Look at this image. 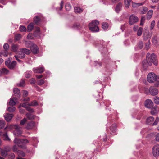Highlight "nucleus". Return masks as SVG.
<instances>
[{
  "instance_id": "obj_1",
  "label": "nucleus",
  "mask_w": 159,
  "mask_h": 159,
  "mask_svg": "<svg viewBox=\"0 0 159 159\" xmlns=\"http://www.w3.org/2000/svg\"><path fill=\"white\" fill-rule=\"evenodd\" d=\"M99 24V22L96 20L93 21L89 24V29L92 32H95L99 31V28L98 26Z\"/></svg>"
},
{
  "instance_id": "obj_2",
  "label": "nucleus",
  "mask_w": 159,
  "mask_h": 159,
  "mask_svg": "<svg viewBox=\"0 0 159 159\" xmlns=\"http://www.w3.org/2000/svg\"><path fill=\"white\" fill-rule=\"evenodd\" d=\"M159 80V76H157L154 73L150 72V83H153Z\"/></svg>"
},
{
  "instance_id": "obj_3",
  "label": "nucleus",
  "mask_w": 159,
  "mask_h": 159,
  "mask_svg": "<svg viewBox=\"0 0 159 159\" xmlns=\"http://www.w3.org/2000/svg\"><path fill=\"white\" fill-rule=\"evenodd\" d=\"M15 129L13 131L14 135L16 136L21 135L22 133V131L19 126L17 125H15Z\"/></svg>"
},
{
  "instance_id": "obj_4",
  "label": "nucleus",
  "mask_w": 159,
  "mask_h": 159,
  "mask_svg": "<svg viewBox=\"0 0 159 159\" xmlns=\"http://www.w3.org/2000/svg\"><path fill=\"white\" fill-rule=\"evenodd\" d=\"M139 20L138 18L134 15H131L129 18V23L131 25L137 22Z\"/></svg>"
},
{
  "instance_id": "obj_5",
  "label": "nucleus",
  "mask_w": 159,
  "mask_h": 159,
  "mask_svg": "<svg viewBox=\"0 0 159 159\" xmlns=\"http://www.w3.org/2000/svg\"><path fill=\"white\" fill-rule=\"evenodd\" d=\"M150 61L155 66H157L158 65V61L156 56L154 53H152L150 56Z\"/></svg>"
},
{
  "instance_id": "obj_6",
  "label": "nucleus",
  "mask_w": 159,
  "mask_h": 159,
  "mask_svg": "<svg viewBox=\"0 0 159 159\" xmlns=\"http://www.w3.org/2000/svg\"><path fill=\"white\" fill-rule=\"evenodd\" d=\"M30 50L33 54H35L39 52V49L37 46L34 43L31 47Z\"/></svg>"
},
{
  "instance_id": "obj_7",
  "label": "nucleus",
  "mask_w": 159,
  "mask_h": 159,
  "mask_svg": "<svg viewBox=\"0 0 159 159\" xmlns=\"http://www.w3.org/2000/svg\"><path fill=\"white\" fill-rule=\"evenodd\" d=\"M158 93V91L157 88L153 87L150 88V93L152 96L157 95Z\"/></svg>"
},
{
  "instance_id": "obj_8",
  "label": "nucleus",
  "mask_w": 159,
  "mask_h": 159,
  "mask_svg": "<svg viewBox=\"0 0 159 159\" xmlns=\"http://www.w3.org/2000/svg\"><path fill=\"white\" fill-rule=\"evenodd\" d=\"M14 142L19 147H21L22 148H26L25 146L21 145V139L15 138L14 140Z\"/></svg>"
},
{
  "instance_id": "obj_9",
  "label": "nucleus",
  "mask_w": 159,
  "mask_h": 159,
  "mask_svg": "<svg viewBox=\"0 0 159 159\" xmlns=\"http://www.w3.org/2000/svg\"><path fill=\"white\" fill-rule=\"evenodd\" d=\"M36 127L35 123L33 121H30L27 123L26 128L27 130L31 129Z\"/></svg>"
},
{
  "instance_id": "obj_10",
  "label": "nucleus",
  "mask_w": 159,
  "mask_h": 159,
  "mask_svg": "<svg viewBox=\"0 0 159 159\" xmlns=\"http://www.w3.org/2000/svg\"><path fill=\"white\" fill-rule=\"evenodd\" d=\"M148 53L147 56V59L144 60L143 61V67L144 70H146L148 66Z\"/></svg>"
},
{
  "instance_id": "obj_11",
  "label": "nucleus",
  "mask_w": 159,
  "mask_h": 159,
  "mask_svg": "<svg viewBox=\"0 0 159 159\" xmlns=\"http://www.w3.org/2000/svg\"><path fill=\"white\" fill-rule=\"evenodd\" d=\"M13 116V115L12 114H10L9 113H6L4 115V117L7 122H9L12 119Z\"/></svg>"
},
{
  "instance_id": "obj_12",
  "label": "nucleus",
  "mask_w": 159,
  "mask_h": 159,
  "mask_svg": "<svg viewBox=\"0 0 159 159\" xmlns=\"http://www.w3.org/2000/svg\"><path fill=\"white\" fill-rule=\"evenodd\" d=\"M33 71L34 73H41L44 71V69L43 67L34 68L33 69Z\"/></svg>"
},
{
  "instance_id": "obj_13",
  "label": "nucleus",
  "mask_w": 159,
  "mask_h": 159,
  "mask_svg": "<svg viewBox=\"0 0 159 159\" xmlns=\"http://www.w3.org/2000/svg\"><path fill=\"white\" fill-rule=\"evenodd\" d=\"M40 34V29L39 27H36L35 31L34 32V35L35 37H39Z\"/></svg>"
},
{
  "instance_id": "obj_14",
  "label": "nucleus",
  "mask_w": 159,
  "mask_h": 159,
  "mask_svg": "<svg viewBox=\"0 0 159 159\" xmlns=\"http://www.w3.org/2000/svg\"><path fill=\"white\" fill-rule=\"evenodd\" d=\"M16 64V62L15 61H13L9 63L7 66L10 69H13L15 67Z\"/></svg>"
},
{
  "instance_id": "obj_15",
  "label": "nucleus",
  "mask_w": 159,
  "mask_h": 159,
  "mask_svg": "<svg viewBox=\"0 0 159 159\" xmlns=\"http://www.w3.org/2000/svg\"><path fill=\"white\" fill-rule=\"evenodd\" d=\"M122 7V4L121 3H118L116 6L115 11L116 13H119L121 10Z\"/></svg>"
},
{
  "instance_id": "obj_16",
  "label": "nucleus",
  "mask_w": 159,
  "mask_h": 159,
  "mask_svg": "<svg viewBox=\"0 0 159 159\" xmlns=\"http://www.w3.org/2000/svg\"><path fill=\"white\" fill-rule=\"evenodd\" d=\"M34 44V43L30 41H26L25 42V44L26 47L27 48H31V47Z\"/></svg>"
},
{
  "instance_id": "obj_17",
  "label": "nucleus",
  "mask_w": 159,
  "mask_h": 159,
  "mask_svg": "<svg viewBox=\"0 0 159 159\" xmlns=\"http://www.w3.org/2000/svg\"><path fill=\"white\" fill-rule=\"evenodd\" d=\"M13 91L15 94L16 95V96L18 98H20V93L19 89L17 88H15L13 90Z\"/></svg>"
},
{
  "instance_id": "obj_18",
  "label": "nucleus",
  "mask_w": 159,
  "mask_h": 159,
  "mask_svg": "<svg viewBox=\"0 0 159 159\" xmlns=\"http://www.w3.org/2000/svg\"><path fill=\"white\" fill-rule=\"evenodd\" d=\"M17 54H18L17 56L20 59H23L25 57V55L22 51L20 50L17 52Z\"/></svg>"
},
{
  "instance_id": "obj_19",
  "label": "nucleus",
  "mask_w": 159,
  "mask_h": 159,
  "mask_svg": "<svg viewBox=\"0 0 159 159\" xmlns=\"http://www.w3.org/2000/svg\"><path fill=\"white\" fill-rule=\"evenodd\" d=\"M157 106H156L153 107L151 108V113L152 115H155L157 113Z\"/></svg>"
},
{
  "instance_id": "obj_20",
  "label": "nucleus",
  "mask_w": 159,
  "mask_h": 159,
  "mask_svg": "<svg viewBox=\"0 0 159 159\" xmlns=\"http://www.w3.org/2000/svg\"><path fill=\"white\" fill-rule=\"evenodd\" d=\"M143 46V43L142 42H139L138 43L137 45L135 47L136 50H139L141 49Z\"/></svg>"
},
{
  "instance_id": "obj_21",
  "label": "nucleus",
  "mask_w": 159,
  "mask_h": 159,
  "mask_svg": "<svg viewBox=\"0 0 159 159\" xmlns=\"http://www.w3.org/2000/svg\"><path fill=\"white\" fill-rule=\"evenodd\" d=\"M75 12L77 14L80 13L83 11L82 9L79 7H74Z\"/></svg>"
},
{
  "instance_id": "obj_22",
  "label": "nucleus",
  "mask_w": 159,
  "mask_h": 159,
  "mask_svg": "<svg viewBox=\"0 0 159 159\" xmlns=\"http://www.w3.org/2000/svg\"><path fill=\"white\" fill-rule=\"evenodd\" d=\"M12 51L14 52H16L18 48V45L17 44H12L11 46Z\"/></svg>"
},
{
  "instance_id": "obj_23",
  "label": "nucleus",
  "mask_w": 159,
  "mask_h": 159,
  "mask_svg": "<svg viewBox=\"0 0 159 159\" xmlns=\"http://www.w3.org/2000/svg\"><path fill=\"white\" fill-rule=\"evenodd\" d=\"M16 100V98H13L12 99H11L9 102V105H14L16 104L15 101Z\"/></svg>"
},
{
  "instance_id": "obj_24",
  "label": "nucleus",
  "mask_w": 159,
  "mask_h": 159,
  "mask_svg": "<svg viewBox=\"0 0 159 159\" xmlns=\"http://www.w3.org/2000/svg\"><path fill=\"white\" fill-rule=\"evenodd\" d=\"M111 130L113 133H116V125L115 124H113L111 127Z\"/></svg>"
},
{
  "instance_id": "obj_25",
  "label": "nucleus",
  "mask_w": 159,
  "mask_h": 159,
  "mask_svg": "<svg viewBox=\"0 0 159 159\" xmlns=\"http://www.w3.org/2000/svg\"><path fill=\"white\" fill-rule=\"evenodd\" d=\"M34 25L33 23H30L29 24L27 27V31L28 32L31 31L33 29Z\"/></svg>"
},
{
  "instance_id": "obj_26",
  "label": "nucleus",
  "mask_w": 159,
  "mask_h": 159,
  "mask_svg": "<svg viewBox=\"0 0 159 159\" xmlns=\"http://www.w3.org/2000/svg\"><path fill=\"white\" fill-rule=\"evenodd\" d=\"M20 51H22L24 54L27 55H29L31 53L30 51L26 48H22L20 49Z\"/></svg>"
},
{
  "instance_id": "obj_27",
  "label": "nucleus",
  "mask_w": 159,
  "mask_h": 159,
  "mask_svg": "<svg viewBox=\"0 0 159 159\" xmlns=\"http://www.w3.org/2000/svg\"><path fill=\"white\" fill-rule=\"evenodd\" d=\"M26 116L29 120H32L34 118V116L31 114L27 113L26 114Z\"/></svg>"
},
{
  "instance_id": "obj_28",
  "label": "nucleus",
  "mask_w": 159,
  "mask_h": 159,
  "mask_svg": "<svg viewBox=\"0 0 159 159\" xmlns=\"http://www.w3.org/2000/svg\"><path fill=\"white\" fill-rule=\"evenodd\" d=\"M1 74L7 75L9 73L8 70L5 68H3L1 70Z\"/></svg>"
},
{
  "instance_id": "obj_29",
  "label": "nucleus",
  "mask_w": 159,
  "mask_h": 159,
  "mask_svg": "<svg viewBox=\"0 0 159 159\" xmlns=\"http://www.w3.org/2000/svg\"><path fill=\"white\" fill-rule=\"evenodd\" d=\"M148 32H144L143 33V39L144 40H147L149 38V33L148 30L147 31Z\"/></svg>"
},
{
  "instance_id": "obj_30",
  "label": "nucleus",
  "mask_w": 159,
  "mask_h": 159,
  "mask_svg": "<svg viewBox=\"0 0 159 159\" xmlns=\"http://www.w3.org/2000/svg\"><path fill=\"white\" fill-rule=\"evenodd\" d=\"M131 0H124V3L126 7H128L130 4Z\"/></svg>"
},
{
  "instance_id": "obj_31",
  "label": "nucleus",
  "mask_w": 159,
  "mask_h": 159,
  "mask_svg": "<svg viewBox=\"0 0 159 159\" xmlns=\"http://www.w3.org/2000/svg\"><path fill=\"white\" fill-rule=\"evenodd\" d=\"M154 101L156 104L159 105V97L158 96H155L154 97Z\"/></svg>"
},
{
  "instance_id": "obj_32",
  "label": "nucleus",
  "mask_w": 159,
  "mask_h": 159,
  "mask_svg": "<svg viewBox=\"0 0 159 159\" xmlns=\"http://www.w3.org/2000/svg\"><path fill=\"white\" fill-rule=\"evenodd\" d=\"M34 22L36 24H37L40 21V19L39 16H36L34 18Z\"/></svg>"
},
{
  "instance_id": "obj_33",
  "label": "nucleus",
  "mask_w": 159,
  "mask_h": 159,
  "mask_svg": "<svg viewBox=\"0 0 159 159\" xmlns=\"http://www.w3.org/2000/svg\"><path fill=\"white\" fill-rule=\"evenodd\" d=\"M148 9L145 7H143L142 10H141V13L142 14H145L148 11Z\"/></svg>"
},
{
  "instance_id": "obj_34",
  "label": "nucleus",
  "mask_w": 159,
  "mask_h": 159,
  "mask_svg": "<svg viewBox=\"0 0 159 159\" xmlns=\"http://www.w3.org/2000/svg\"><path fill=\"white\" fill-rule=\"evenodd\" d=\"M32 73V72L31 71H26L25 73V76L26 78H30Z\"/></svg>"
},
{
  "instance_id": "obj_35",
  "label": "nucleus",
  "mask_w": 159,
  "mask_h": 159,
  "mask_svg": "<svg viewBox=\"0 0 159 159\" xmlns=\"http://www.w3.org/2000/svg\"><path fill=\"white\" fill-rule=\"evenodd\" d=\"M16 109L15 107H9L7 108V110L10 112H14Z\"/></svg>"
},
{
  "instance_id": "obj_36",
  "label": "nucleus",
  "mask_w": 159,
  "mask_h": 159,
  "mask_svg": "<svg viewBox=\"0 0 159 159\" xmlns=\"http://www.w3.org/2000/svg\"><path fill=\"white\" fill-rule=\"evenodd\" d=\"M5 125V122L3 120H0V129L3 128Z\"/></svg>"
},
{
  "instance_id": "obj_37",
  "label": "nucleus",
  "mask_w": 159,
  "mask_h": 159,
  "mask_svg": "<svg viewBox=\"0 0 159 159\" xmlns=\"http://www.w3.org/2000/svg\"><path fill=\"white\" fill-rule=\"evenodd\" d=\"M38 105L37 102L35 100H34L31 102L30 103L29 106H36Z\"/></svg>"
},
{
  "instance_id": "obj_38",
  "label": "nucleus",
  "mask_w": 159,
  "mask_h": 159,
  "mask_svg": "<svg viewBox=\"0 0 159 159\" xmlns=\"http://www.w3.org/2000/svg\"><path fill=\"white\" fill-rule=\"evenodd\" d=\"M18 86L20 87H23L25 85V82L24 80H22L20 83L17 84Z\"/></svg>"
},
{
  "instance_id": "obj_39",
  "label": "nucleus",
  "mask_w": 159,
  "mask_h": 159,
  "mask_svg": "<svg viewBox=\"0 0 159 159\" xmlns=\"http://www.w3.org/2000/svg\"><path fill=\"white\" fill-rule=\"evenodd\" d=\"M108 27V25L107 23H103L102 24V27L104 30H107Z\"/></svg>"
},
{
  "instance_id": "obj_40",
  "label": "nucleus",
  "mask_w": 159,
  "mask_h": 159,
  "mask_svg": "<svg viewBox=\"0 0 159 159\" xmlns=\"http://www.w3.org/2000/svg\"><path fill=\"white\" fill-rule=\"evenodd\" d=\"M1 53L5 57H7L8 56V50H4L3 51L1 52Z\"/></svg>"
},
{
  "instance_id": "obj_41",
  "label": "nucleus",
  "mask_w": 159,
  "mask_h": 159,
  "mask_svg": "<svg viewBox=\"0 0 159 159\" xmlns=\"http://www.w3.org/2000/svg\"><path fill=\"white\" fill-rule=\"evenodd\" d=\"M44 83V81L43 79H41L37 81V84L39 85L43 84Z\"/></svg>"
},
{
  "instance_id": "obj_42",
  "label": "nucleus",
  "mask_w": 159,
  "mask_h": 159,
  "mask_svg": "<svg viewBox=\"0 0 159 159\" xmlns=\"http://www.w3.org/2000/svg\"><path fill=\"white\" fill-rule=\"evenodd\" d=\"M142 30L143 28H139L137 32V34L138 36H140L141 35L142 32Z\"/></svg>"
},
{
  "instance_id": "obj_43",
  "label": "nucleus",
  "mask_w": 159,
  "mask_h": 159,
  "mask_svg": "<svg viewBox=\"0 0 159 159\" xmlns=\"http://www.w3.org/2000/svg\"><path fill=\"white\" fill-rule=\"evenodd\" d=\"M71 6L69 3H66L65 5V8L66 11H69L71 8Z\"/></svg>"
},
{
  "instance_id": "obj_44",
  "label": "nucleus",
  "mask_w": 159,
  "mask_h": 159,
  "mask_svg": "<svg viewBox=\"0 0 159 159\" xmlns=\"http://www.w3.org/2000/svg\"><path fill=\"white\" fill-rule=\"evenodd\" d=\"M27 121V120L26 118H24L23 120H22L20 123V125H24L25 123Z\"/></svg>"
},
{
  "instance_id": "obj_45",
  "label": "nucleus",
  "mask_w": 159,
  "mask_h": 159,
  "mask_svg": "<svg viewBox=\"0 0 159 159\" xmlns=\"http://www.w3.org/2000/svg\"><path fill=\"white\" fill-rule=\"evenodd\" d=\"M19 30L21 32L26 31V30L25 27L23 26H20Z\"/></svg>"
},
{
  "instance_id": "obj_46",
  "label": "nucleus",
  "mask_w": 159,
  "mask_h": 159,
  "mask_svg": "<svg viewBox=\"0 0 159 159\" xmlns=\"http://www.w3.org/2000/svg\"><path fill=\"white\" fill-rule=\"evenodd\" d=\"M145 107L148 108H149V99H147L145 102Z\"/></svg>"
},
{
  "instance_id": "obj_47",
  "label": "nucleus",
  "mask_w": 159,
  "mask_h": 159,
  "mask_svg": "<svg viewBox=\"0 0 159 159\" xmlns=\"http://www.w3.org/2000/svg\"><path fill=\"white\" fill-rule=\"evenodd\" d=\"M12 60V58L11 57H9L7 60L5 62V64L6 65H7L9 63L11 62Z\"/></svg>"
},
{
  "instance_id": "obj_48",
  "label": "nucleus",
  "mask_w": 159,
  "mask_h": 159,
  "mask_svg": "<svg viewBox=\"0 0 159 159\" xmlns=\"http://www.w3.org/2000/svg\"><path fill=\"white\" fill-rule=\"evenodd\" d=\"M3 47L4 50H8L9 49V46L8 43H6L4 44Z\"/></svg>"
},
{
  "instance_id": "obj_49",
  "label": "nucleus",
  "mask_w": 159,
  "mask_h": 159,
  "mask_svg": "<svg viewBox=\"0 0 159 159\" xmlns=\"http://www.w3.org/2000/svg\"><path fill=\"white\" fill-rule=\"evenodd\" d=\"M21 38V35L20 34H17L15 36V39L16 41L19 40Z\"/></svg>"
},
{
  "instance_id": "obj_50",
  "label": "nucleus",
  "mask_w": 159,
  "mask_h": 159,
  "mask_svg": "<svg viewBox=\"0 0 159 159\" xmlns=\"http://www.w3.org/2000/svg\"><path fill=\"white\" fill-rule=\"evenodd\" d=\"M159 121V118L158 117H157L156 119V120L154 121V122L152 124V126L156 125Z\"/></svg>"
},
{
  "instance_id": "obj_51",
  "label": "nucleus",
  "mask_w": 159,
  "mask_h": 159,
  "mask_svg": "<svg viewBox=\"0 0 159 159\" xmlns=\"http://www.w3.org/2000/svg\"><path fill=\"white\" fill-rule=\"evenodd\" d=\"M30 103H23L22 104L21 106L23 107L26 108L28 106H29V104Z\"/></svg>"
},
{
  "instance_id": "obj_52",
  "label": "nucleus",
  "mask_w": 159,
  "mask_h": 159,
  "mask_svg": "<svg viewBox=\"0 0 159 159\" xmlns=\"http://www.w3.org/2000/svg\"><path fill=\"white\" fill-rule=\"evenodd\" d=\"M26 109L29 112L33 113L34 112V110L33 109L31 108L28 106L26 108Z\"/></svg>"
},
{
  "instance_id": "obj_53",
  "label": "nucleus",
  "mask_w": 159,
  "mask_h": 159,
  "mask_svg": "<svg viewBox=\"0 0 159 159\" xmlns=\"http://www.w3.org/2000/svg\"><path fill=\"white\" fill-rule=\"evenodd\" d=\"M27 39H33L32 34V33H29L27 37Z\"/></svg>"
},
{
  "instance_id": "obj_54",
  "label": "nucleus",
  "mask_w": 159,
  "mask_h": 159,
  "mask_svg": "<svg viewBox=\"0 0 159 159\" xmlns=\"http://www.w3.org/2000/svg\"><path fill=\"white\" fill-rule=\"evenodd\" d=\"M29 143V141L26 139H21V144H25Z\"/></svg>"
},
{
  "instance_id": "obj_55",
  "label": "nucleus",
  "mask_w": 159,
  "mask_h": 159,
  "mask_svg": "<svg viewBox=\"0 0 159 159\" xmlns=\"http://www.w3.org/2000/svg\"><path fill=\"white\" fill-rule=\"evenodd\" d=\"M145 20V18L144 17H142L141 20V22L140 24L141 25H143L144 23Z\"/></svg>"
},
{
  "instance_id": "obj_56",
  "label": "nucleus",
  "mask_w": 159,
  "mask_h": 159,
  "mask_svg": "<svg viewBox=\"0 0 159 159\" xmlns=\"http://www.w3.org/2000/svg\"><path fill=\"white\" fill-rule=\"evenodd\" d=\"M143 3H134L133 5V7H137V6H141L143 4Z\"/></svg>"
},
{
  "instance_id": "obj_57",
  "label": "nucleus",
  "mask_w": 159,
  "mask_h": 159,
  "mask_svg": "<svg viewBox=\"0 0 159 159\" xmlns=\"http://www.w3.org/2000/svg\"><path fill=\"white\" fill-rule=\"evenodd\" d=\"M152 43L155 45L157 43L156 37H154L152 39Z\"/></svg>"
},
{
  "instance_id": "obj_58",
  "label": "nucleus",
  "mask_w": 159,
  "mask_h": 159,
  "mask_svg": "<svg viewBox=\"0 0 159 159\" xmlns=\"http://www.w3.org/2000/svg\"><path fill=\"white\" fill-rule=\"evenodd\" d=\"M28 94V92L26 91H23V97H25L27 96Z\"/></svg>"
},
{
  "instance_id": "obj_59",
  "label": "nucleus",
  "mask_w": 159,
  "mask_h": 159,
  "mask_svg": "<svg viewBox=\"0 0 159 159\" xmlns=\"http://www.w3.org/2000/svg\"><path fill=\"white\" fill-rule=\"evenodd\" d=\"M155 21L153 20V21H152V22L151 23V30L155 26Z\"/></svg>"
},
{
  "instance_id": "obj_60",
  "label": "nucleus",
  "mask_w": 159,
  "mask_h": 159,
  "mask_svg": "<svg viewBox=\"0 0 159 159\" xmlns=\"http://www.w3.org/2000/svg\"><path fill=\"white\" fill-rule=\"evenodd\" d=\"M36 81L34 78H32L30 80V82L31 84H34L35 83Z\"/></svg>"
},
{
  "instance_id": "obj_61",
  "label": "nucleus",
  "mask_w": 159,
  "mask_h": 159,
  "mask_svg": "<svg viewBox=\"0 0 159 159\" xmlns=\"http://www.w3.org/2000/svg\"><path fill=\"white\" fill-rule=\"evenodd\" d=\"M18 153L19 156H25V153L23 151H18Z\"/></svg>"
},
{
  "instance_id": "obj_62",
  "label": "nucleus",
  "mask_w": 159,
  "mask_h": 159,
  "mask_svg": "<svg viewBox=\"0 0 159 159\" xmlns=\"http://www.w3.org/2000/svg\"><path fill=\"white\" fill-rule=\"evenodd\" d=\"M1 155L3 156H6L7 155V152L5 151L2 150L1 152Z\"/></svg>"
},
{
  "instance_id": "obj_63",
  "label": "nucleus",
  "mask_w": 159,
  "mask_h": 159,
  "mask_svg": "<svg viewBox=\"0 0 159 159\" xmlns=\"http://www.w3.org/2000/svg\"><path fill=\"white\" fill-rule=\"evenodd\" d=\"M155 140L156 141L159 142V133L155 135Z\"/></svg>"
},
{
  "instance_id": "obj_64",
  "label": "nucleus",
  "mask_w": 159,
  "mask_h": 159,
  "mask_svg": "<svg viewBox=\"0 0 159 159\" xmlns=\"http://www.w3.org/2000/svg\"><path fill=\"white\" fill-rule=\"evenodd\" d=\"M155 81L156 82L154 84V85L155 87H159V80H156Z\"/></svg>"
}]
</instances>
